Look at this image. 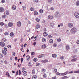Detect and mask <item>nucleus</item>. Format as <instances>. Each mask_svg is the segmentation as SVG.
<instances>
[{
  "mask_svg": "<svg viewBox=\"0 0 79 79\" xmlns=\"http://www.w3.org/2000/svg\"><path fill=\"white\" fill-rule=\"evenodd\" d=\"M32 73L33 74H35V70H32Z\"/></svg>",
  "mask_w": 79,
  "mask_h": 79,
  "instance_id": "nucleus-34",
  "label": "nucleus"
},
{
  "mask_svg": "<svg viewBox=\"0 0 79 79\" xmlns=\"http://www.w3.org/2000/svg\"><path fill=\"white\" fill-rule=\"evenodd\" d=\"M30 11H34V8H30Z\"/></svg>",
  "mask_w": 79,
  "mask_h": 79,
  "instance_id": "nucleus-45",
  "label": "nucleus"
},
{
  "mask_svg": "<svg viewBox=\"0 0 79 79\" xmlns=\"http://www.w3.org/2000/svg\"><path fill=\"white\" fill-rule=\"evenodd\" d=\"M34 61H35V62H36V61H37V58H35L33 59Z\"/></svg>",
  "mask_w": 79,
  "mask_h": 79,
  "instance_id": "nucleus-37",
  "label": "nucleus"
},
{
  "mask_svg": "<svg viewBox=\"0 0 79 79\" xmlns=\"http://www.w3.org/2000/svg\"><path fill=\"white\" fill-rule=\"evenodd\" d=\"M49 42L50 43V44H52V43L53 42V40H49Z\"/></svg>",
  "mask_w": 79,
  "mask_h": 79,
  "instance_id": "nucleus-39",
  "label": "nucleus"
},
{
  "mask_svg": "<svg viewBox=\"0 0 79 79\" xmlns=\"http://www.w3.org/2000/svg\"><path fill=\"white\" fill-rule=\"evenodd\" d=\"M26 70V68L23 67L22 68V72H23L24 71Z\"/></svg>",
  "mask_w": 79,
  "mask_h": 79,
  "instance_id": "nucleus-28",
  "label": "nucleus"
},
{
  "mask_svg": "<svg viewBox=\"0 0 79 79\" xmlns=\"http://www.w3.org/2000/svg\"><path fill=\"white\" fill-rule=\"evenodd\" d=\"M1 2L2 3H4L5 2V0H2Z\"/></svg>",
  "mask_w": 79,
  "mask_h": 79,
  "instance_id": "nucleus-48",
  "label": "nucleus"
},
{
  "mask_svg": "<svg viewBox=\"0 0 79 79\" xmlns=\"http://www.w3.org/2000/svg\"><path fill=\"white\" fill-rule=\"evenodd\" d=\"M17 26L20 27L21 26V22L20 21H19L17 23Z\"/></svg>",
  "mask_w": 79,
  "mask_h": 79,
  "instance_id": "nucleus-7",
  "label": "nucleus"
},
{
  "mask_svg": "<svg viewBox=\"0 0 79 79\" xmlns=\"http://www.w3.org/2000/svg\"><path fill=\"white\" fill-rule=\"evenodd\" d=\"M36 65L37 66H39V65H40V64L39 63H36Z\"/></svg>",
  "mask_w": 79,
  "mask_h": 79,
  "instance_id": "nucleus-52",
  "label": "nucleus"
},
{
  "mask_svg": "<svg viewBox=\"0 0 79 79\" xmlns=\"http://www.w3.org/2000/svg\"><path fill=\"white\" fill-rule=\"evenodd\" d=\"M68 71H66V72L63 73H61V75L62 76H66L67 74H68Z\"/></svg>",
  "mask_w": 79,
  "mask_h": 79,
  "instance_id": "nucleus-8",
  "label": "nucleus"
},
{
  "mask_svg": "<svg viewBox=\"0 0 79 79\" xmlns=\"http://www.w3.org/2000/svg\"><path fill=\"white\" fill-rule=\"evenodd\" d=\"M34 15H38V12H37V11H35L34 12Z\"/></svg>",
  "mask_w": 79,
  "mask_h": 79,
  "instance_id": "nucleus-27",
  "label": "nucleus"
},
{
  "mask_svg": "<svg viewBox=\"0 0 79 79\" xmlns=\"http://www.w3.org/2000/svg\"><path fill=\"white\" fill-rule=\"evenodd\" d=\"M19 75H21V70H19Z\"/></svg>",
  "mask_w": 79,
  "mask_h": 79,
  "instance_id": "nucleus-54",
  "label": "nucleus"
},
{
  "mask_svg": "<svg viewBox=\"0 0 79 79\" xmlns=\"http://www.w3.org/2000/svg\"><path fill=\"white\" fill-rule=\"evenodd\" d=\"M39 12L40 13H43V10L42 9H40L39 10Z\"/></svg>",
  "mask_w": 79,
  "mask_h": 79,
  "instance_id": "nucleus-40",
  "label": "nucleus"
},
{
  "mask_svg": "<svg viewBox=\"0 0 79 79\" xmlns=\"http://www.w3.org/2000/svg\"><path fill=\"white\" fill-rule=\"evenodd\" d=\"M52 36L50 35H48V37L50 39H51L52 38Z\"/></svg>",
  "mask_w": 79,
  "mask_h": 79,
  "instance_id": "nucleus-59",
  "label": "nucleus"
},
{
  "mask_svg": "<svg viewBox=\"0 0 79 79\" xmlns=\"http://www.w3.org/2000/svg\"><path fill=\"white\" fill-rule=\"evenodd\" d=\"M52 71L54 73H56L57 72V69L56 68H53L52 69Z\"/></svg>",
  "mask_w": 79,
  "mask_h": 79,
  "instance_id": "nucleus-6",
  "label": "nucleus"
},
{
  "mask_svg": "<svg viewBox=\"0 0 79 79\" xmlns=\"http://www.w3.org/2000/svg\"><path fill=\"white\" fill-rule=\"evenodd\" d=\"M9 15V12H8V11H5V16H7V15Z\"/></svg>",
  "mask_w": 79,
  "mask_h": 79,
  "instance_id": "nucleus-20",
  "label": "nucleus"
},
{
  "mask_svg": "<svg viewBox=\"0 0 79 79\" xmlns=\"http://www.w3.org/2000/svg\"><path fill=\"white\" fill-rule=\"evenodd\" d=\"M66 49L67 50H69L70 49L69 46V45H67L66 46Z\"/></svg>",
  "mask_w": 79,
  "mask_h": 79,
  "instance_id": "nucleus-26",
  "label": "nucleus"
},
{
  "mask_svg": "<svg viewBox=\"0 0 79 79\" xmlns=\"http://www.w3.org/2000/svg\"><path fill=\"white\" fill-rule=\"evenodd\" d=\"M76 3L77 6H79V1H77Z\"/></svg>",
  "mask_w": 79,
  "mask_h": 79,
  "instance_id": "nucleus-25",
  "label": "nucleus"
},
{
  "mask_svg": "<svg viewBox=\"0 0 79 79\" xmlns=\"http://www.w3.org/2000/svg\"><path fill=\"white\" fill-rule=\"evenodd\" d=\"M42 48H47V45L45 44H43L42 45Z\"/></svg>",
  "mask_w": 79,
  "mask_h": 79,
  "instance_id": "nucleus-16",
  "label": "nucleus"
},
{
  "mask_svg": "<svg viewBox=\"0 0 79 79\" xmlns=\"http://www.w3.org/2000/svg\"><path fill=\"white\" fill-rule=\"evenodd\" d=\"M0 45L1 47H5V43H4V42H0Z\"/></svg>",
  "mask_w": 79,
  "mask_h": 79,
  "instance_id": "nucleus-5",
  "label": "nucleus"
},
{
  "mask_svg": "<svg viewBox=\"0 0 79 79\" xmlns=\"http://www.w3.org/2000/svg\"><path fill=\"white\" fill-rule=\"evenodd\" d=\"M51 10H54V8L53 7H51Z\"/></svg>",
  "mask_w": 79,
  "mask_h": 79,
  "instance_id": "nucleus-62",
  "label": "nucleus"
},
{
  "mask_svg": "<svg viewBox=\"0 0 79 79\" xmlns=\"http://www.w3.org/2000/svg\"><path fill=\"white\" fill-rule=\"evenodd\" d=\"M36 45V42H34L33 44V45H34L35 46Z\"/></svg>",
  "mask_w": 79,
  "mask_h": 79,
  "instance_id": "nucleus-53",
  "label": "nucleus"
},
{
  "mask_svg": "<svg viewBox=\"0 0 79 79\" xmlns=\"http://www.w3.org/2000/svg\"><path fill=\"white\" fill-rule=\"evenodd\" d=\"M60 25L61 26H63V24L62 23H60Z\"/></svg>",
  "mask_w": 79,
  "mask_h": 79,
  "instance_id": "nucleus-57",
  "label": "nucleus"
},
{
  "mask_svg": "<svg viewBox=\"0 0 79 79\" xmlns=\"http://www.w3.org/2000/svg\"><path fill=\"white\" fill-rule=\"evenodd\" d=\"M43 77L44 79H45L47 77V75L46 73H44L43 75Z\"/></svg>",
  "mask_w": 79,
  "mask_h": 79,
  "instance_id": "nucleus-9",
  "label": "nucleus"
},
{
  "mask_svg": "<svg viewBox=\"0 0 79 79\" xmlns=\"http://www.w3.org/2000/svg\"><path fill=\"white\" fill-rule=\"evenodd\" d=\"M26 58H27V60H29L30 59V56H29L27 55L26 56Z\"/></svg>",
  "mask_w": 79,
  "mask_h": 79,
  "instance_id": "nucleus-32",
  "label": "nucleus"
},
{
  "mask_svg": "<svg viewBox=\"0 0 79 79\" xmlns=\"http://www.w3.org/2000/svg\"><path fill=\"white\" fill-rule=\"evenodd\" d=\"M0 25L1 26H3L4 25V23L3 22H2L0 23Z\"/></svg>",
  "mask_w": 79,
  "mask_h": 79,
  "instance_id": "nucleus-35",
  "label": "nucleus"
},
{
  "mask_svg": "<svg viewBox=\"0 0 79 79\" xmlns=\"http://www.w3.org/2000/svg\"><path fill=\"white\" fill-rule=\"evenodd\" d=\"M74 73H78L79 74V71H74Z\"/></svg>",
  "mask_w": 79,
  "mask_h": 79,
  "instance_id": "nucleus-56",
  "label": "nucleus"
},
{
  "mask_svg": "<svg viewBox=\"0 0 79 79\" xmlns=\"http://www.w3.org/2000/svg\"><path fill=\"white\" fill-rule=\"evenodd\" d=\"M0 12H4V9L3 7H0Z\"/></svg>",
  "mask_w": 79,
  "mask_h": 79,
  "instance_id": "nucleus-15",
  "label": "nucleus"
},
{
  "mask_svg": "<svg viewBox=\"0 0 79 79\" xmlns=\"http://www.w3.org/2000/svg\"><path fill=\"white\" fill-rule=\"evenodd\" d=\"M35 20L37 22H39V21H40V19L38 18H36Z\"/></svg>",
  "mask_w": 79,
  "mask_h": 79,
  "instance_id": "nucleus-38",
  "label": "nucleus"
},
{
  "mask_svg": "<svg viewBox=\"0 0 79 79\" xmlns=\"http://www.w3.org/2000/svg\"><path fill=\"white\" fill-rule=\"evenodd\" d=\"M4 49L5 50H6V51H7L8 50L7 48H6V47H4Z\"/></svg>",
  "mask_w": 79,
  "mask_h": 79,
  "instance_id": "nucleus-58",
  "label": "nucleus"
},
{
  "mask_svg": "<svg viewBox=\"0 0 79 79\" xmlns=\"http://www.w3.org/2000/svg\"><path fill=\"white\" fill-rule=\"evenodd\" d=\"M4 34L5 35H8V32H6L4 33Z\"/></svg>",
  "mask_w": 79,
  "mask_h": 79,
  "instance_id": "nucleus-46",
  "label": "nucleus"
},
{
  "mask_svg": "<svg viewBox=\"0 0 79 79\" xmlns=\"http://www.w3.org/2000/svg\"><path fill=\"white\" fill-rule=\"evenodd\" d=\"M4 63L5 64H7V61H6V60H5L4 61Z\"/></svg>",
  "mask_w": 79,
  "mask_h": 79,
  "instance_id": "nucleus-60",
  "label": "nucleus"
},
{
  "mask_svg": "<svg viewBox=\"0 0 79 79\" xmlns=\"http://www.w3.org/2000/svg\"><path fill=\"white\" fill-rule=\"evenodd\" d=\"M52 56L53 58H56L57 55L56 54H52Z\"/></svg>",
  "mask_w": 79,
  "mask_h": 79,
  "instance_id": "nucleus-17",
  "label": "nucleus"
},
{
  "mask_svg": "<svg viewBox=\"0 0 79 79\" xmlns=\"http://www.w3.org/2000/svg\"><path fill=\"white\" fill-rule=\"evenodd\" d=\"M33 38H34V39H36L37 38V37H36V36H35L34 37V36H33L31 38V39H33Z\"/></svg>",
  "mask_w": 79,
  "mask_h": 79,
  "instance_id": "nucleus-49",
  "label": "nucleus"
},
{
  "mask_svg": "<svg viewBox=\"0 0 79 79\" xmlns=\"http://www.w3.org/2000/svg\"><path fill=\"white\" fill-rule=\"evenodd\" d=\"M60 59L61 60H63L64 59V57L63 56L61 57Z\"/></svg>",
  "mask_w": 79,
  "mask_h": 79,
  "instance_id": "nucleus-61",
  "label": "nucleus"
},
{
  "mask_svg": "<svg viewBox=\"0 0 79 79\" xmlns=\"http://www.w3.org/2000/svg\"><path fill=\"white\" fill-rule=\"evenodd\" d=\"M52 79H56V77H54L52 78Z\"/></svg>",
  "mask_w": 79,
  "mask_h": 79,
  "instance_id": "nucleus-50",
  "label": "nucleus"
},
{
  "mask_svg": "<svg viewBox=\"0 0 79 79\" xmlns=\"http://www.w3.org/2000/svg\"><path fill=\"white\" fill-rule=\"evenodd\" d=\"M59 16H60V13H59V12H58V11L56 12L54 15V17L56 18H57Z\"/></svg>",
  "mask_w": 79,
  "mask_h": 79,
  "instance_id": "nucleus-2",
  "label": "nucleus"
},
{
  "mask_svg": "<svg viewBox=\"0 0 79 79\" xmlns=\"http://www.w3.org/2000/svg\"><path fill=\"white\" fill-rule=\"evenodd\" d=\"M23 74L24 76H27V72L26 71H24L23 73Z\"/></svg>",
  "mask_w": 79,
  "mask_h": 79,
  "instance_id": "nucleus-24",
  "label": "nucleus"
},
{
  "mask_svg": "<svg viewBox=\"0 0 79 79\" xmlns=\"http://www.w3.org/2000/svg\"><path fill=\"white\" fill-rule=\"evenodd\" d=\"M3 57V55L2 54H0V58H2Z\"/></svg>",
  "mask_w": 79,
  "mask_h": 79,
  "instance_id": "nucleus-43",
  "label": "nucleus"
},
{
  "mask_svg": "<svg viewBox=\"0 0 79 79\" xmlns=\"http://www.w3.org/2000/svg\"><path fill=\"white\" fill-rule=\"evenodd\" d=\"M10 35L11 37H13L14 35V34H13V32H11L10 33Z\"/></svg>",
  "mask_w": 79,
  "mask_h": 79,
  "instance_id": "nucleus-36",
  "label": "nucleus"
},
{
  "mask_svg": "<svg viewBox=\"0 0 79 79\" xmlns=\"http://www.w3.org/2000/svg\"><path fill=\"white\" fill-rule=\"evenodd\" d=\"M8 25L9 27H11L12 26H13V24L12 23L10 22L8 23Z\"/></svg>",
  "mask_w": 79,
  "mask_h": 79,
  "instance_id": "nucleus-12",
  "label": "nucleus"
},
{
  "mask_svg": "<svg viewBox=\"0 0 79 79\" xmlns=\"http://www.w3.org/2000/svg\"><path fill=\"white\" fill-rule=\"evenodd\" d=\"M12 9L13 10H15L16 9V6L15 5H13L12 6Z\"/></svg>",
  "mask_w": 79,
  "mask_h": 79,
  "instance_id": "nucleus-13",
  "label": "nucleus"
},
{
  "mask_svg": "<svg viewBox=\"0 0 79 79\" xmlns=\"http://www.w3.org/2000/svg\"><path fill=\"white\" fill-rule=\"evenodd\" d=\"M32 79H37V76L35 75H33L32 77Z\"/></svg>",
  "mask_w": 79,
  "mask_h": 79,
  "instance_id": "nucleus-19",
  "label": "nucleus"
},
{
  "mask_svg": "<svg viewBox=\"0 0 79 79\" xmlns=\"http://www.w3.org/2000/svg\"><path fill=\"white\" fill-rule=\"evenodd\" d=\"M6 75H7V76H8V77H10V75L9 74V73H8V72H6Z\"/></svg>",
  "mask_w": 79,
  "mask_h": 79,
  "instance_id": "nucleus-31",
  "label": "nucleus"
},
{
  "mask_svg": "<svg viewBox=\"0 0 79 79\" xmlns=\"http://www.w3.org/2000/svg\"><path fill=\"white\" fill-rule=\"evenodd\" d=\"M76 55H75L74 56H72L71 58H76Z\"/></svg>",
  "mask_w": 79,
  "mask_h": 79,
  "instance_id": "nucleus-44",
  "label": "nucleus"
},
{
  "mask_svg": "<svg viewBox=\"0 0 79 79\" xmlns=\"http://www.w3.org/2000/svg\"><path fill=\"white\" fill-rule=\"evenodd\" d=\"M68 27L69 28H72L73 27V24L70 23L68 24Z\"/></svg>",
  "mask_w": 79,
  "mask_h": 79,
  "instance_id": "nucleus-3",
  "label": "nucleus"
},
{
  "mask_svg": "<svg viewBox=\"0 0 79 79\" xmlns=\"http://www.w3.org/2000/svg\"><path fill=\"white\" fill-rule=\"evenodd\" d=\"M69 74H73V73H74V72L73 71H70L69 72Z\"/></svg>",
  "mask_w": 79,
  "mask_h": 79,
  "instance_id": "nucleus-55",
  "label": "nucleus"
},
{
  "mask_svg": "<svg viewBox=\"0 0 79 79\" xmlns=\"http://www.w3.org/2000/svg\"><path fill=\"white\" fill-rule=\"evenodd\" d=\"M48 19H53V16L52 15H50L48 17Z\"/></svg>",
  "mask_w": 79,
  "mask_h": 79,
  "instance_id": "nucleus-10",
  "label": "nucleus"
},
{
  "mask_svg": "<svg viewBox=\"0 0 79 79\" xmlns=\"http://www.w3.org/2000/svg\"><path fill=\"white\" fill-rule=\"evenodd\" d=\"M77 44H79V40H78L77 41Z\"/></svg>",
  "mask_w": 79,
  "mask_h": 79,
  "instance_id": "nucleus-63",
  "label": "nucleus"
},
{
  "mask_svg": "<svg viewBox=\"0 0 79 79\" xmlns=\"http://www.w3.org/2000/svg\"><path fill=\"white\" fill-rule=\"evenodd\" d=\"M68 78V77L67 76H64L62 77V79H67Z\"/></svg>",
  "mask_w": 79,
  "mask_h": 79,
  "instance_id": "nucleus-22",
  "label": "nucleus"
},
{
  "mask_svg": "<svg viewBox=\"0 0 79 79\" xmlns=\"http://www.w3.org/2000/svg\"><path fill=\"white\" fill-rule=\"evenodd\" d=\"M2 52L3 54L4 55H6V51H5V50H2Z\"/></svg>",
  "mask_w": 79,
  "mask_h": 79,
  "instance_id": "nucleus-14",
  "label": "nucleus"
},
{
  "mask_svg": "<svg viewBox=\"0 0 79 79\" xmlns=\"http://www.w3.org/2000/svg\"><path fill=\"white\" fill-rule=\"evenodd\" d=\"M77 58H73L71 60V61L72 62H74L75 61H77Z\"/></svg>",
  "mask_w": 79,
  "mask_h": 79,
  "instance_id": "nucleus-11",
  "label": "nucleus"
},
{
  "mask_svg": "<svg viewBox=\"0 0 79 79\" xmlns=\"http://www.w3.org/2000/svg\"><path fill=\"white\" fill-rule=\"evenodd\" d=\"M40 25H36V29H39V28H40Z\"/></svg>",
  "mask_w": 79,
  "mask_h": 79,
  "instance_id": "nucleus-30",
  "label": "nucleus"
},
{
  "mask_svg": "<svg viewBox=\"0 0 79 79\" xmlns=\"http://www.w3.org/2000/svg\"><path fill=\"white\" fill-rule=\"evenodd\" d=\"M41 71L42 73H45V72L46 71V69H43L41 70Z\"/></svg>",
  "mask_w": 79,
  "mask_h": 79,
  "instance_id": "nucleus-23",
  "label": "nucleus"
},
{
  "mask_svg": "<svg viewBox=\"0 0 79 79\" xmlns=\"http://www.w3.org/2000/svg\"><path fill=\"white\" fill-rule=\"evenodd\" d=\"M47 35V33L46 32H44L43 34V35L44 37H46V36Z\"/></svg>",
  "mask_w": 79,
  "mask_h": 79,
  "instance_id": "nucleus-29",
  "label": "nucleus"
},
{
  "mask_svg": "<svg viewBox=\"0 0 79 79\" xmlns=\"http://www.w3.org/2000/svg\"><path fill=\"white\" fill-rule=\"evenodd\" d=\"M2 17L3 18H5V15H3L2 16Z\"/></svg>",
  "mask_w": 79,
  "mask_h": 79,
  "instance_id": "nucleus-64",
  "label": "nucleus"
},
{
  "mask_svg": "<svg viewBox=\"0 0 79 79\" xmlns=\"http://www.w3.org/2000/svg\"><path fill=\"white\" fill-rule=\"evenodd\" d=\"M22 9L23 10H25L26 9V7L24 6H22Z\"/></svg>",
  "mask_w": 79,
  "mask_h": 79,
  "instance_id": "nucleus-42",
  "label": "nucleus"
},
{
  "mask_svg": "<svg viewBox=\"0 0 79 79\" xmlns=\"http://www.w3.org/2000/svg\"><path fill=\"white\" fill-rule=\"evenodd\" d=\"M74 16L76 18H79V13H78L77 12H75L74 13Z\"/></svg>",
  "mask_w": 79,
  "mask_h": 79,
  "instance_id": "nucleus-4",
  "label": "nucleus"
},
{
  "mask_svg": "<svg viewBox=\"0 0 79 79\" xmlns=\"http://www.w3.org/2000/svg\"><path fill=\"white\" fill-rule=\"evenodd\" d=\"M53 47H56L57 46V44L56 43H54L53 44Z\"/></svg>",
  "mask_w": 79,
  "mask_h": 79,
  "instance_id": "nucleus-41",
  "label": "nucleus"
},
{
  "mask_svg": "<svg viewBox=\"0 0 79 79\" xmlns=\"http://www.w3.org/2000/svg\"><path fill=\"white\" fill-rule=\"evenodd\" d=\"M7 47L8 48H11V46L10 45H8Z\"/></svg>",
  "mask_w": 79,
  "mask_h": 79,
  "instance_id": "nucleus-51",
  "label": "nucleus"
},
{
  "mask_svg": "<svg viewBox=\"0 0 79 79\" xmlns=\"http://www.w3.org/2000/svg\"><path fill=\"white\" fill-rule=\"evenodd\" d=\"M12 56H15V55H16V53L15 52H12Z\"/></svg>",
  "mask_w": 79,
  "mask_h": 79,
  "instance_id": "nucleus-33",
  "label": "nucleus"
},
{
  "mask_svg": "<svg viewBox=\"0 0 79 79\" xmlns=\"http://www.w3.org/2000/svg\"><path fill=\"white\" fill-rule=\"evenodd\" d=\"M60 74H61V73H59V72H57L56 73V75H57V76L60 75Z\"/></svg>",
  "mask_w": 79,
  "mask_h": 79,
  "instance_id": "nucleus-47",
  "label": "nucleus"
},
{
  "mask_svg": "<svg viewBox=\"0 0 79 79\" xmlns=\"http://www.w3.org/2000/svg\"><path fill=\"white\" fill-rule=\"evenodd\" d=\"M41 62H42V63H47V62H48V60L45 59L44 60H42L41 61Z\"/></svg>",
  "mask_w": 79,
  "mask_h": 79,
  "instance_id": "nucleus-18",
  "label": "nucleus"
},
{
  "mask_svg": "<svg viewBox=\"0 0 79 79\" xmlns=\"http://www.w3.org/2000/svg\"><path fill=\"white\" fill-rule=\"evenodd\" d=\"M44 56V54H41L38 56V58H41L42 57H43Z\"/></svg>",
  "mask_w": 79,
  "mask_h": 79,
  "instance_id": "nucleus-21",
  "label": "nucleus"
},
{
  "mask_svg": "<svg viewBox=\"0 0 79 79\" xmlns=\"http://www.w3.org/2000/svg\"><path fill=\"white\" fill-rule=\"evenodd\" d=\"M77 29L76 28L73 27L70 30L71 34H75L76 32Z\"/></svg>",
  "mask_w": 79,
  "mask_h": 79,
  "instance_id": "nucleus-1",
  "label": "nucleus"
}]
</instances>
